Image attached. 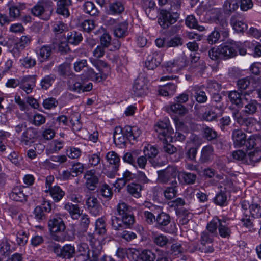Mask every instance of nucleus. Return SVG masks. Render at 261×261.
<instances>
[{"label": "nucleus", "mask_w": 261, "mask_h": 261, "mask_svg": "<svg viewBox=\"0 0 261 261\" xmlns=\"http://www.w3.org/2000/svg\"><path fill=\"white\" fill-rule=\"evenodd\" d=\"M216 24H218V26L215 28L217 31H219L221 35L224 38H226L229 36V28L228 23L227 21L226 18L224 17Z\"/></svg>", "instance_id": "obj_41"}, {"label": "nucleus", "mask_w": 261, "mask_h": 261, "mask_svg": "<svg viewBox=\"0 0 261 261\" xmlns=\"http://www.w3.org/2000/svg\"><path fill=\"white\" fill-rule=\"evenodd\" d=\"M250 94L249 92H241L237 90H233L229 92L228 97L232 104L237 106L238 108H242L244 101Z\"/></svg>", "instance_id": "obj_15"}, {"label": "nucleus", "mask_w": 261, "mask_h": 261, "mask_svg": "<svg viewBox=\"0 0 261 261\" xmlns=\"http://www.w3.org/2000/svg\"><path fill=\"white\" fill-rule=\"evenodd\" d=\"M122 127L117 126L115 128L113 134L114 142L118 145H125L127 143V140L123 133Z\"/></svg>", "instance_id": "obj_34"}, {"label": "nucleus", "mask_w": 261, "mask_h": 261, "mask_svg": "<svg viewBox=\"0 0 261 261\" xmlns=\"http://www.w3.org/2000/svg\"><path fill=\"white\" fill-rule=\"evenodd\" d=\"M210 19L212 22L216 23L224 17L220 9L214 8L210 10Z\"/></svg>", "instance_id": "obj_58"}, {"label": "nucleus", "mask_w": 261, "mask_h": 261, "mask_svg": "<svg viewBox=\"0 0 261 261\" xmlns=\"http://www.w3.org/2000/svg\"><path fill=\"white\" fill-rule=\"evenodd\" d=\"M236 44L225 42L217 47H212L208 51L210 58L217 62L223 59L235 57Z\"/></svg>", "instance_id": "obj_5"}, {"label": "nucleus", "mask_w": 261, "mask_h": 261, "mask_svg": "<svg viewBox=\"0 0 261 261\" xmlns=\"http://www.w3.org/2000/svg\"><path fill=\"white\" fill-rule=\"evenodd\" d=\"M179 176L182 179L184 183L188 185L195 184L197 178L195 174L186 171L181 172Z\"/></svg>", "instance_id": "obj_55"}, {"label": "nucleus", "mask_w": 261, "mask_h": 261, "mask_svg": "<svg viewBox=\"0 0 261 261\" xmlns=\"http://www.w3.org/2000/svg\"><path fill=\"white\" fill-rule=\"evenodd\" d=\"M122 132H123L127 141L129 142L132 140H136L141 133V130L137 126L129 125H126L122 128Z\"/></svg>", "instance_id": "obj_24"}, {"label": "nucleus", "mask_w": 261, "mask_h": 261, "mask_svg": "<svg viewBox=\"0 0 261 261\" xmlns=\"http://www.w3.org/2000/svg\"><path fill=\"white\" fill-rule=\"evenodd\" d=\"M124 10V7L121 2L116 1L109 5V13L111 14H119Z\"/></svg>", "instance_id": "obj_51"}, {"label": "nucleus", "mask_w": 261, "mask_h": 261, "mask_svg": "<svg viewBox=\"0 0 261 261\" xmlns=\"http://www.w3.org/2000/svg\"><path fill=\"white\" fill-rule=\"evenodd\" d=\"M146 148L147 152L145 155L148 156L149 162L154 167L160 166V163L156 161L154 159L159 152L157 148L153 146H148Z\"/></svg>", "instance_id": "obj_43"}, {"label": "nucleus", "mask_w": 261, "mask_h": 261, "mask_svg": "<svg viewBox=\"0 0 261 261\" xmlns=\"http://www.w3.org/2000/svg\"><path fill=\"white\" fill-rule=\"evenodd\" d=\"M192 91L194 92V97L197 103L206 102L208 99L207 96L201 86H194L192 87Z\"/></svg>", "instance_id": "obj_30"}, {"label": "nucleus", "mask_w": 261, "mask_h": 261, "mask_svg": "<svg viewBox=\"0 0 261 261\" xmlns=\"http://www.w3.org/2000/svg\"><path fill=\"white\" fill-rule=\"evenodd\" d=\"M45 0H42L37 3L36 5L31 8V14L43 20H48L50 19L52 14V9H45L41 3H47L49 5L52 2L48 0V2H45Z\"/></svg>", "instance_id": "obj_11"}, {"label": "nucleus", "mask_w": 261, "mask_h": 261, "mask_svg": "<svg viewBox=\"0 0 261 261\" xmlns=\"http://www.w3.org/2000/svg\"><path fill=\"white\" fill-rule=\"evenodd\" d=\"M215 236L208 233L205 231H203L200 236L201 246L199 250L204 253H212L214 251L213 243Z\"/></svg>", "instance_id": "obj_13"}, {"label": "nucleus", "mask_w": 261, "mask_h": 261, "mask_svg": "<svg viewBox=\"0 0 261 261\" xmlns=\"http://www.w3.org/2000/svg\"><path fill=\"white\" fill-rule=\"evenodd\" d=\"M146 86L141 79L136 80L133 84V91L135 96H142L145 94Z\"/></svg>", "instance_id": "obj_33"}, {"label": "nucleus", "mask_w": 261, "mask_h": 261, "mask_svg": "<svg viewBox=\"0 0 261 261\" xmlns=\"http://www.w3.org/2000/svg\"><path fill=\"white\" fill-rule=\"evenodd\" d=\"M36 75L24 76L20 81L19 88L26 92L31 93L35 87Z\"/></svg>", "instance_id": "obj_17"}, {"label": "nucleus", "mask_w": 261, "mask_h": 261, "mask_svg": "<svg viewBox=\"0 0 261 261\" xmlns=\"http://www.w3.org/2000/svg\"><path fill=\"white\" fill-rule=\"evenodd\" d=\"M48 226L53 240L58 242L64 241V238L62 236L56 234L64 231L66 228L65 225L61 218H54L50 219L48 222Z\"/></svg>", "instance_id": "obj_10"}, {"label": "nucleus", "mask_w": 261, "mask_h": 261, "mask_svg": "<svg viewBox=\"0 0 261 261\" xmlns=\"http://www.w3.org/2000/svg\"><path fill=\"white\" fill-rule=\"evenodd\" d=\"M201 133L203 137L208 141H216L217 137V133L213 128L208 126H203Z\"/></svg>", "instance_id": "obj_38"}, {"label": "nucleus", "mask_w": 261, "mask_h": 261, "mask_svg": "<svg viewBox=\"0 0 261 261\" xmlns=\"http://www.w3.org/2000/svg\"><path fill=\"white\" fill-rule=\"evenodd\" d=\"M56 76L54 74L45 75L40 81V85L42 89L47 90L55 81Z\"/></svg>", "instance_id": "obj_56"}, {"label": "nucleus", "mask_w": 261, "mask_h": 261, "mask_svg": "<svg viewBox=\"0 0 261 261\" xmlns=\"http://www.w3.org/2000/svg\"><path fill=\"white\" fill-rule=\"evenodd\" d=\"M230 24L237 32H243L247 29V25L242 21L239 16L237 15H233L231 17Z\"/></svg>", "instance_id": "obj_29"}, {"label": "nucleus", "mask_w": 261, "mask_h": 261, "mask_svg": "<svg viewBox=\"0 0 261 261\" xmlns=\"http://www.w3.org/2000/svg\"><path fill=\"white\" fill-rule=\"evenodd\" d=\"M156 136L163 141V151L168 154H173L177 151V149L173 145L169 143L173 141L172 135L173 129L172 128L168 119L165 118L159 121L154 125Z\"/></svg>", "instance_id": "obj_2"}, {"label": "nucleus", "mask_w": 261, "mask_h": 261, "mask_svg": "<svg viewBox=\"0 0 261 261\" xmlns=\"http://www.w3.org/2000/svg\"><path fill=\"white\" fill-rule=\"evenodd\" d=\"M261 147L258 148L254 147L252 148L254 150L248 153V158L251 164L258 163L261 161Z\"/></svg>", "instance_id": "obj_52"}, {"label": "nucleus", "mask_w": 261, "mask_h": 261, "mask_svg": "<svg viewBox=\"0 0 261 261\" xmlns=\"http://www.w3.org/2000/svg\"><path fill=\"white\" fill-rule=\"evenodd\" d=\"M71 5V0H61L57 3L56 13L64 17H68L69 15L68 7Z\"/></svg>", "instance_id": "obj_28"}, {"label": "nucleus", "mask_w": 261, "mask_h": 261, "mask_svg": "<svg viewBox=\"0 0 261 261\" xmlns=\"http://www.w3.org/2000/svg\"><path fill=\"white\" fill-rule=\"evenodd\" d=\"M20 62L21 65L26 68H31L34 67L36 64L35 59L28 56L20 59Z\"/></svg>", "instance_id": "obj_64"}, {"label": "nucleus", "mask_w": 261, "mask_h": 261, "mask_svg": "<svg viewBox=\"0 0 261 261\" xmlns=\"http://www.w3.org/2000/svg\"><path fill=\"white\" fill-rule=\"evenodd\" d=\"M90 242L92 249L90 250L87 243H81L77 245L75 251V261H98L101 254L102 246L98 242V245H93L94 239L93 234H89Z\"/></svg>", "instance_id": "obj_3"}, {"label": "nucleus", "mask_w": 261, "mask_h": 261, "mask_svg": "<svg viewBox=\"0 0 261 261\" xmlns=\"http://www.w3.org/2000/svg\"><path fill=\"white\" fill-rule=\"evenodd\" d=\"M37 135V132L35 128L29 127L22 133L20 142L23 145H29L34 142V140L36 138Z\"/></svg>", "instance_id": "obj_25"}, {"label": "nucleus", "mask_w": 261, "mask_h": 261, "mask_svg": "<svg viewBox=\"0 0 261 261\" xmlns=\"http://www.w3.org/2000/svg\"><path fill=\"white\" fill-rule=\"evenodd\" d=\"M128 192L133 196L136 198H139L141 196V191L142 190L141 186L137 183L132 182L127 186Z\"/></svg>", "instance_id": "obj_53"}, {"label": "nucleus", "mask_w": 261, "mask_h": 261, "mask_svg": "<svg viewBox=\"0 0 261 261\" xmlns=\"http://www.w3.org/2000/svg\"><path fill=\"white\" fill-rule=\"evenodd\" d=\"M232 138L236 147L251 150L254 147H261V135H254L246 139V135L242 130L235 129L232 132Z\"/></svg>", "instance_id": "obj_4"}, {"label": "nucleus", "mask_w": 261, "mask_h": 261, "mask_svg": "<svg viewBox=\"0 0 261 261\" xmlns=\"http://www.w3.org/2000/svg\"><path fill=\"white\" fill-rule=\"evenodd\" d=\"M106 159L112 169V172H116L119 169L120 161L118 154L113 151H110L107 154Z\"/></svg>", "instance_id": "obj_27"}, {"label": "nucleus", "mask_w": 261, "mask_h": 261, "mask_svg": "<svg viewBox=\"0 0 261 261\" xmlns=\"http://www.w3.org/2000/svg\"><path fill=\"white\" fill-rule=\"evenodd\" d=\"M82 40L83 36L81 32L72 31L68 32L67 34V40L70 44L77 45Z\"/></svg>", "instance_id": "obj_44"}, {"label": "nucleus", "mask_w": 261, "mask_h": 261, "mask_svg": "<svg viewBox=\"0 0 261 261\" xmlns=\"http://www.w3.org/2000/svg\"><path fill=\"white\" fill-rule=\"evenodd\" d=\"M37 54L40 62L46 61L51 56V48L48 45H43L37 50Z\"/></svg>", "instance_id": "obj_40"}, {"label": "nucleus", "mask_w": 261, "mask_h": 261, "mask_svg": "<svg viewBox=\"0 0 261 261\" xmlns=\"http://www.w3.org/2000/svg\"><path fill=\"white\" fill-rule=\"evenodd\" d=\"M53 32L55 35H59L63 33L67 30V25L62 21L56 19L50 23Z\"/></svg>", "instance_id": "obj_36"}, {"label": "nucleus", "mask_w": 261, "mask_h": 261, "mask_svg": "<svg viewBox=\"0 0 261 261\" xmlns=\"http://www.w3.org/2000/svg\"><path fill=\"white\" fill-rule=\"evenodd\" d=\"M171 111L176 114L184 116L188 112V109L182 104L175 102L170 105Z\"/></svg>", "instance_id": "obj_57"}, {"label": "nucleus", "mask_w": 261, "mask_h": 261, "mask_svg": "<svg viewBox=\"0 0 261 261\" xmlns=\"http://www.w3.org/2000/svg\"><path fill=\"white\" fill-rule=\"evenodd\" d=\"M128 23H120L116 25L113 29L114 34L117 38H123L128 34Z\"/></svg>", "instance_id": "obj_31"}, {"label": "nucleus", "mask_w": 261, "mask_h": 261, "mask_svg": "<svg viewBox=\"0 0 261 261\" xmlns=\"http://www.w3.org/2000/svg\"><path fill=\"white\" fill-rule=\"evenodd\" d=\"M155 222L156 228L163 232L170 234H174L177 232L176 224L171 222L170 216L166 213L159 214L156 217Z\"/></svg>", "instance_id": "obj_7"}, {"label": "nucleus", "mask_w": 261, "mask_h": 261, "mask_svg": "<svg viewBox=\"0 0 261 261\" xmlns=\"http://www.w3.org/2000/svg\"><path fill=\"white\" fill-rule=\"evenodd\" d=\"M245 211L243 213V216L240 219L242 225L247 228H252L253 227V219Z\"/></svg>", "instance_id": "obj_63"}, {"label": "nucleus", "mask_w": 261, "mask_h": 261, "mask_svg": "<svg viewBox=\"0 0 261 261\" xmlns=\"http://www.w3.org/2000/svg\"><path fill=\"white\" fill-rule=\"evenodd\" d=\"M50 250L57 256L64 259H70L75 255V249L71 244L63 246L58 243H52L49 245Z\"/></svg>", "instance_id": "obj_9"}, {"label": "nucleus", "mask_w": 261, "mask_h": 261, "mask_svg": "<svg viewBox=\"0 0 261 261\" xmlns=\"http://www.w3.org/2000/svg\"><path fill=\"white\" fill-rule=\"evenodd\" d=\"M219 234L223 238H229L231 234V227L228 224H220Z\"/></svg>", "instance_id": "obj_61"}, {"label": "nucleus", "mask_w": 261, "mask_h": 261, "mask_svg": "<svg viewBox=\"0 0 261 261\" xmlns=\"http://www.w3.org/2000/svg\"><path fill=\"white\" fill-rule=\"evenodd\" d=\"M243 103L242 112L246 115H253L255 114L259 106L258 102L255 99L247 97Z\"/></svg>", "instance_id": "obj_22"}, {"label": "nucleus", "mask_w": 261, "mask_h": 261, "mask_svg": "<svg viewBox=\"0 0 261 261\" xmlns=\"http://www.w3.org/2000/svg\"><path fill=\"white\" fill-rule=\"evenodd\" d=\"M241 206L242 210L249 213L253 219L261 218V206L259 203L254 201V200L250 203L248 201L243 200L241 201Z\"/></svg>", "instance_id": "obj_12"}, {"label": "nucleus", "mask_w": 261, "mask_h": 261, "mask_svg": "<svg viewBox=\"0 0 261 261\" xmlns=\"http://www.w3.org/2000/svg\"><path fill=\"white\" fill-rule=\"evenodd\" d=\"M44 192L49 193L55 202H59L65 194V192L58 185L53 186L51 189H45Z\"/></svg>", "instance_id": "obj_26"}, {"label": "nucleus", "mask_w": 261, "mask_h": 261, "mask_svg": "<svg viewBox=\"0 0 261 261\" xmlns=\"http://www.w3.org/2000/svg\"><path fill=\"white\" fill-rule=\"evenodd\" d=\"M177 86L173 82L168 83L159 89L160 95L167 96L173 95L176 90Z\"/></svg>", "instance_id": "obj_37"}, {"label": "nucleus", "mask_w": 261, "mask_h": 261, "mask_svg": "<svg viewBox=\"0 0 261 261\" xmlns=\"http://www.w3.org/2000/svg\"><path fill=\"white\" fill-rule=\"evenodd\" d=\"M64 208L69 213L70 217L73 220H77L81 215L80 208L77 204L68 202L64 205Z\"/></svg>", "instance_id": "obj_32"}, {"label": "nucleus", "mask_w": 261, "mask_h": 261, "mask_svg": "<svg viewBox=\"0 0 261 261\" xmlns=\"http://www.w3.org/2000/svg\"><path fill=\"white\" fill-rule=\"evenodd\" d=\"M79 223V232L80 233L86 232L90 224V218L88 215L81 214Z\"/></svg>", "instance_id": "obj_50"}, {"label": "nucleus", "mask_w": 261, "mask_h": 261, "mask_svg": "<svg viewBox=\"0 0 261 261\" xmlns=\"http://www.w3.org/2000/svg\"><path fill=\"white\" fill-rule=\"evenodd\" d=\"M256 121L252 118L245 117L243 119L240 124L243 127L244 129L248 133H252L255 129V123Z\"/></svg>", "instance_id": "obj_49"}, {"label": "nucleus", "mask_w": 261, "mask_h": 261, "mask_svg": "<svg viewBox=\"0 0 261 261\" xmlns=\"http://www.w3.org/2000/svg\"><path fill=\"white\" fill-rule=\"evenodd\" d=\"M152 240L155 245L160 247H164L169 243V239L162 234L154 235Z\"/></svg>", "instance_id": "obj_60"}, {"label": "nucleus", "mask_w": 261, "mask_h": 261, "mask_svg": "<svg viewBox=\"0 0 261 261\" xmlns=\"http://www.w3.org/2000/svg\"><path fill=\"white\" fill-rule=\"evenodd\" d=\"M131 257L134 261H154L156 255L150 250L145 249L141 252L135 250L131 252Z\"/></svg>", "instance_id": "obj_14"}, {"label": "nucleus", "mask_w": 261, "mask_h": 261, "mask_svg": "<svg viewBox=\"0 0 261 261\" xmlns=\"http://www.w3.org/2000/svg\"><path fill=\"white\" fill-rule=\"evenodd\" d=\"M10 198L16 201L23 202L27 200V197L19 187L13 189L9 195Z\"/></svg>", "instance_id": "obj_42"}, {"label": "nucleus", "mask_w": 261, "mask_h": 261, "mask_svg": "<svg viewBox=\"0 0 261 261\" xmlns=\"http://www.w3.org/2000/svg\"><path fill=\"white\" fill-rule=\"evenodd\" d=\"M87 74L91 81L96 82H100L107 77V73H104V71H101V73H96L91 68L88 69Z\"/></svg>", "instance_id": "obj_46"}, {"label": "nucleus", "mask_w": 261, "mask_h": 261, "mask_svg": "<svg viewBox=\"0 0 261 261\" xmlns=\"http://www.w3.org/2000/svg\"><path fill=\"white\" fill-rule=\"evenodd\" d=\"M163 59V55L155 52L149 55L145 62L146 67L149 70H153L160 65Z\"/></svg>", "instance_id": "obj_18"}, {"label": "nucleus", "mask_w": 261, "mask_h": 261, "mask_svg": "<svg viewBox=\"0 0 261 261\" xmlns=\"http://www.w3.org/2000/svg\"><path fill=\"white\" fill-rule=\"evenodd\" d=\"M252 79L249 77H246L239 79L237 82V91L241 92H249L245 91L250 87Z\"/></svg>", "instance_id": "obj_48"}, {"label": "nucleus", "mask_w": 261, "mask_h": 261, "mask_svg": "<svg viewBox=\"0 0 261 261\" xmlns=\"http://www.w3.org/2000/svg\"><path fill=\"white\" fill-rule=\"evenodd\" d=\"M89 59L92 64L96 68L100 73H101V71H104V73L107 74L110 71V67L107 63L93 58H90Z\"/></svg>", "instance_id": "obj_35"}, {"label": "nucleus", "mask_w": 261, "mask_h": 261, "mask_svg": "<svg viewBox=\"0 0 261 261\" xmlns=\"http://www.w3.org/2000/svg\"><path fill=\"white\" fill-rule=\"evenodd\" d=\"M92 87L93 85L91 83L85 84L79 81L70 83L68 85V89L69 91L79 94L81 92H89L92 89Z\"/></svg>", "instance_id": "obj_20"}, {"label": "nucleus", "mask_w": 261, "mask_h": 261, "mask_svg": "<svg viewBox=\"0 0 261 261\" xmlns=\"http://www.w3.org/2000/svg\"><path fill=\"white\" fill-rule=\"evenodd\" d=\"M219 219L217 217L214 218L206 226V230L204 231L208 232L215 237H218L217 229H219Z\"/></svg>", "instance_id": "obj_47"}, {"label": "nucleus", "mask_w": 261, "mask_h": 261, "mask_svg": "<svg viewBox=\"0 0 261 261\" xmlns=\"http://www.w3.org/2000/svg\"><path fill=\"white\" fill-rule=\"evenodd\" d=\"M115 215L111 219V225L115 230L129 228L135 222L133 208L125 202L119 203L117 204Z\"/></svg>", "instance_id": "obj_1"}, {"label": "nucleus", "mask_w": 261, "mask_h": 261, "mask_svg": "<svg viewBox=\"0 0 261 261\" xmlns=\"http://www.w3.org/2000/svg\"><path fill=\"white\" fill-rule=\"evenodd\" d=\"M83 8L84 12L91 16H96L99 14V11L94 3L91 2H86L83 5Z\"/></svg>", "instance_id": "obj_54"}, {"label": "nucleus", "mask_w": 261, "mask_h": 261, "mask_svg": "<svg viewBox=\"0 0 261 261\" xmlns=\"http://www.w3.org/2000/svg\"><path fill=\"white\" fill-rule=\"evenodd\" d=\"M215 157L214 149L211 145L204 146L201 150L199 161L202 164H208Z\"/></svg>", "instance_id": "obj_23"}, {"label": "nucleus", "mask_w": 261, "mask_h": 261, "mask_svg": "<svg viewBox=\"0 0 261 261\" xmlns=\"http://www.w3.org/2000/svg\"><path fill=\"white\" fill-rule=\"evenodd\" d=\"M213 202L216 205L221 207L226 206L228 202L226 192L223 191H220L215 195Z\"/></svg>", "instance_id": "obj_45"}, {"label": "nucleus", "mask_w": 261, "mask_h": 261, "mask_svg": "<svg viewBox=\"0 0 261 261\" xmlns=\"http://www.w3.org/2000/svg\"><path fill=\"white\" fill-rule=\"evenodd\" d=\"M86 205L87 210L93 216H97L100 215L101 206L96 197L92 196L88 198L86 201Z\"/></svg>", "instance_id": "obj_21"}, {"label": "nucleus", "mask_w": 261, "mask_h": 261, "mask_svg": "<svg viewBox=\"0 0 261 261\" xmlns=\"http://www.w3.org/2000/svg\"><path fill=\"white\" fill-rule=\"evenodd\" d=\"M178 171L175 166H168L166 169L157 171L158 181L163 184L177 186L176 176Z\"/></svg>", "instance_id": "obj_8"}, {"label": "nucleus", "mask_w": 261, "mask_h": 261, "mask_svg": "<svg viewBox=\"0 0 261 261\" xmlns=\"http://www.w3.org/2000/svg\"><path fill=\"white\" fill-rule=\"evenodd\" d=\"M85 186L90 191L96 189L99 182V178L94 170H90L86 172L84 175Z\"/></svg>", "instance_id": "obj_16"}, {"label": "nucleus", "mask_w": 261, "mask_h": 261, "mask_svg": "<svg viewBox=\"0 0 261 261\" xmlns=\"http://www.w3.org/2000/svg\"><path fill=\"white\" fill-rule=\"evenodd\" d=\"M240 1V0H226L223 5L224 13L230 15L235 11L239 7Z\"/></svg>", "instance_id": "obj_39"}, {"label": "nucleus", "mask_w": 261, "mask_h": 261, "mask_svg": "<svg viewBox=\"0 0 261 261\" xmlns=\"http://www.w3.org/2000/svg\"><path fill=\"white\" fill-rule=\"evenodd\" d=\"M32 39L29 35L22 36L18 42L16 44V47L19 50L23 49L30 43Z\"/></svg>", "instance_id": "obj_62"}, {"label": "nucleus", "mask_w": 261, "mask_h": 261, "mask_svg": "<svg viewBox=\"0 0 261 261\" xmlns=\"http://www.w3.org/2000/svg\"><path fill=\"white\" fill-rule=\"evenodd\" d=\"M180 12L177 11H169L167 10L162 9L161 10L158 22L160 25L164 29H169L171 27L170 33L172 34L178 32L180 30V25L172 26L179 19Z\"/></svg>", "instance_id": "obj_6"}, {"label": "nucleus", "mask_w": 261, "mask_h": 261, "mask_svg": "<svg viewBox=\"0 0 261 261\" xmlns=\"http://www.w3.org/2000/svg\"><path fill=\"white\" fill-rule=\"evenodd\" d=\"M218 107L211 106L205 108L204 112L199 114V119L201 121L206 122H213L216 121L220 116V114L215 112L216 109Z\"/></svg>", "instance_id": "obj_19"}, {"label": "nucleus", "mask_w": 261, "mask_h": 261, "mask_svg": "<svg viewBox=\"0 0 261 261\" xmlns=\"http://www.w3.org/2000/svg\"><path fill=\"white\" fill-rule=\"evenodd\" d=\"M106 222L103 218H98L95 222V233L99 235H103L106 233Z\"/></svg>", "instance_id": "obj_59"}]
</instances>
